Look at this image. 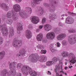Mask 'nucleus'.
<instances>
[{
    "label": "nucleus",
    "mask_w": 76,
    "mask_h": 76,
    "mask_svg": "<svg viewBox=\"0 0 76 76\" xmlns=\"http://www.w3.org/2000/svg\"><path fill=\"white\" fill-rule=\"evenodd\" d=\"M17 63L15 62H12L10 65V71L8 72L7 70L4 69L3 70L1 74V76H15L16 70L15 69Z\"/></svg>",
    "instance_id": "1"
},
{
    "label": "nucleus",
    "mask_w": 76,
    "mask_h": 76,
    "mask_svg": "<svg viewBox=\"0 0 76 76\" xmlns=\"http://www.w3.org/2000/svg\"><path fill=\"white\" fill-rule=\"evenodd\" d=\"M28 60L32 63H35L38 60L40 62H45L47 61V57L45 56H39L38 54H33L29 56Z\"/></svg>",
    "instance_id": "2"
},
{
    "label": "nucleus",
    "mask_w": 76,
    "mask_h": 76,
    "mask_svg": "<svg viewBox=\"0 0 76 76\" xmlns=\"http://www.w3.org/2000/svg\"><path fill=\"white\" fill-rule=\"evenodd\" d=\"M61 56L63 57L66 58L68 57L69 60H71L70 62L72 64H75L76 63V59L75 56L72 53H70L69 54V53L67 52H63L61 53Z\"/></svg>",
    "instance_id": "3"
},
{
    "label": "nucleus",
    "mask_w": 76,
    "mask_h": 76,
    "mask_svg": "<svg viewBox=\"0 0 76 76\" xmlns=\"http://www.w3.org/2000/svg\"><path fill=\"white\" fill-rule=\"evenodd\" d=\"M26 12L23 10L20 11L19 12V15L23 19H26L28 17V15H31L32 12V9L30 7H26L25 8Z\"/></svg>",
    "instance_id": "4"
},
{
    "label": "nucleus",
    "mask_w": 76,
    "mask_h": 76,
    "mask_svg": "<svg viewBox=\"0 0 76 76\" xmlns=\"http://www.w3.org/2000/svg\"><path fill=\"white\" fill-rule=\"evenodd\" d=\"M2 28V33L3 36H7L8 35V31L6 28V24L4 23L0 25V30Z\"/></svg>",
    "instance_id": "5"
},
{
    "label": "nucleus",
    "mask_w": 76,
    "mask_h": 76,
    "mask_svg": "<svg viewBox=\"0 0 76 76\" xmlns=\"http://www.w3.org/2000/svg\"><path fill=\"white\" fill-rule=\"evenodd\" d=\"M31 71V69L26 65L23 66L21 69V71L23 75L25 76H27L28 75L29 72Z\"/></svg>",
    "instance_id": "6"
},
{
    "label": "nucleus",
    "mask_w": 76,
    "mask_h": 76,
    "mask_svg": "<svg viewBox=\"0 0 76 76\" xmlns=\"http://www.w3.org/2000/svg\"><path fill=\"white\" fill-rule=\"evenodd\" d=\"M68 40L70 44L73 45L76 42V35L72 34L68 37Z\"/></svg>",
    "instance_id": "7"
},
{
    "label": "nucleus",
    "mask_w": 76,
    "mask_h": 76,
    "mask_svg": "<svg viewBox=\"0 0 76 76\" xmlns=\"http://www.w3.org/2000/svg\"><path fill=\"white\" fill-rule=\"evenodd\" d=\"M46 37L48 39L53 40L56 37V34L53 31L49 32L47 33L46 35Z\"/></svg>",
    "instance_id": "8"
},
{
    "label": "nucleus",
    "mask_w": 76,
    "mask_h": 76,
    "mask_svg": "<svg viewBox=\"0 0 76 76\" xmlns=\"http://www.w3.org/2000/svg\"><path fill=\"white\" fill-rule=\"evenodd\" d=\"M43 0H33L31 2V5L33 8L36 9L37 8V6L36 4H39L40 2Z\"/></svg>",
    "instance_id": "9"
},
{
    "label": "nucleus",
    "mask_w": 76,
    "mask_h": 76,
    "mask_svg": "<svg viewBox=\"0 0 76 76\" xmlns=\"http://www.w3.org/2000/svg\"><path fill=\"white\" fill-rule=\"evenodd\" d=\"M22 45V41L21 40H15L12 43V46L14 47H20Z\"/></svg>",
    "instance_id": "10"
},
{
    "label": "nucleus",
    "mask_w": 76,
    "mask_h": 76,
    "mask_svg": "<svg viewBox=\"0 0 76 76\" xmlns=\"http://www.w3.org/2000/svg\"><path fill=\"white\" fill-rule=\"evenodd\" d=\"M30 19L31 22L34 24H37L39 22V18L37 16H31L30 17Z\"/></svg>",
    "instance_id": "11"
},
{
    "label": "nucleus",
    "mask_w": 76,
    "mask_h": 76,
    "mask_svg": "<svg viewBox=\"0 0 76 76\" xmlns=\"http://www.w3.org/2000/svg\"><path fill=\"white\" fill-rule=\"evenodd\" d=\"M66 37V34H65L62 33L58 35L56 37V39L58 41H62Z\"/></svg>",
    "instance_id": "12"
},
{
    "label": "nucleus",
    "mask_w": 76,
    "mask_h": 76,
    "mask_svg": "<svg viewBox=\"0 0 76 76\" xmlns=\"http://www.w3.org/2000/svg\"><path fill=\"white\" fill-rule=\"evenodd\" d=\"M13 9L15 12H19L20 11L21 7L20 5L18 4H14L13 6Z\"/></svg>",
    "instance_id": "13"
},
{
    "label": "nucleus",
    "mask_w": 76,
    "mask_h": 76,
    "mask_svg": "<svg viewBox=\"0 0 76 76\" xmlns=\"http://www.w3.org/2000/svg\"><path fill=\"white\" fill-rule=\"evenodd\" d=\"M65 22L68 24H72L74 22V19L72 17H68L66 19Z\"/></svg>",
    "instance_id": "14"
},
{
    "label": "nucleus",
    "mask_w": 76,
    "mask_h": 76,
    "mask_svg": "<svg viewBox=\"0 0 76 76\" xmlns=\"http://www.w3.org/2000/svg\"><path fill=\"white\" fill-rule=\"evenodd\" d=\"M44 30L47 32L51 31L52 29V26L50 24H46L44 26Z\"/></svg>",
    "instance_id": "15"
},
{
    "label": "nucleus",
    "mask_w": 76,
    "mask_h": 76,
    "mask_svg": "<svg viewBox=\"0 0 76 76\" xmlns=\"http://www.w3.org/2000/svg\"><path fill=\"white\" fill-rule=\"evenodd\" d=\"M0 7L4 10L5 11H7L9 10V7L6 5V4L5 3H0Z\"/></svg>",
    "instance_id": "16"
},
{
    "label": "nucleus",
    "mask_w": 76,
    "mask_h": 76,
    "mask_svg": "<svg viewBox=\"0 0 76 76\" xmlns=\"http://www.w3.org/2000/svg\"><path fill=\"white\" fill-rule=\"evenodd\" d=\"M15 12L12 11V12L9 11L8 12L6 15V16L7 18H12L13 17V15H15Z\"/></svg>",
    "instance_id": "17"
},
{
    "label": "nucleus",
    "mask_w": 76,
    "mask_h": 76,
    "mask_svg": "<svg viewBox=\"0 0 76 76\" xmlns=\"http://www.w3.org/2000/svg\"><path fill=\"white\" fill-rule=\"evenodd\" d=\"M36 39L38 41H41L43 39V34L42 33H39L36 36Z\"/></svg>",
    "instance_id": "18"
},
{
    "label": "nucleus",
    "mask_w": 76,
    "mask_h": 76,
    "mask_svg": "<svg viewBox=\"0 0 76 76\" xmlns=\"http://www.w3.org/2000/svg\"><path fill=\"white\" fill-rule=\"evenodd\" d=\"M26 37L28 39H29L32 37V33L29 30H27L26 31Z\"/></svg>",
    "instance_id": "19"
},
{
    "label": "nucleus",
    "mask_w": 76,
    "mask_h": 76,
    "mask_svg": "<svg viewBox=\"0 0 76 76\" xmlns=\"http://www.w3.org/2000/svg\"><path fill=\"white\" fill-rule=\"evenodd\" d=\"M57 15L51 13L50 14L49 16V18L51 20H54L57 18Z\"/></svg>",
    "instance_id": "20"
},
{
    "label": "nucleus",
    "mask_w": 76,
    "mask_h": 76,
    "mask_svg": "<svg viewBox=\"0 0 76 76\" xmlns=\"http://www.w3.org/2000/svg\"><path fill=\"white\" fill-rule=\"evenodd\" d=\"M54 43H52L50 44V50L52 53L57 51V50L56 49H55L54 48Z\"/></svg>",
    "instance_id": "21"
},
{
    "label": "nucleus",
    "mask_w": 76,
    "mask_h": 76,
    "mask_svg": "<svg viewBox=\"0 0 76 76\" xmlns=\"http://www.w3.org/2000/svg\"><path fill=\"white\" fill-rule=\"evenodd\" d=\"M23 29V28L22 27V25L20 23L19 24V26H18L17 28V32L18 34H19L21 32V31Z\"/></svg>",
    "instance_id": "22"
},
{
    "label": "nucleus",
    "mask_w": 76,
    "mask_h": 76,
    "mask_svg": "<svg viewBox=\"0 0 76 76\" xmlns=\"http://www.w3.org/2000/svg\"><path fill=\"white\" fill-rule=\"evenodd\" d=\"M10 31L9 32V37H12L14 35V30L12 27L10 28Z\"/></svg>",
    "instance_id": "23"
},
{
    "label": "nucleus",
    "mask_w": 76,
    "mask_h": 76,
    "mask_svg": "<svg viewBox=\"0 0 76 76\" xmlns=\"http://www.w3.org/2000/svg\"><path fill=\"white\" fill-rule=\"evenodd\" d=\"M29 74L31 76H39L37 73V72L35 71H31L29 72Z\"/></svg>",
    "instance_id": "24"
},
{
    "label": "nucleus",
    "mask_w": 76,
    "mask_h": 76,
    "mask_svg": "<svg viewBox=\"0 0 76 76\" xmlns=\"http://www.w3.org/2000/svg\"><path fill=\"white\" fill-rule=\"evenodd\" d=\"M56 68L55 69V72L56 73H58L59 72L60 70V65H57L56 66Z\"/></svg>",
    "instance_id": "25"
},
{
    "label": "nucleus",
    "mask_w": 76,
    "mask_h": 76,
    "mask_svg": "<svg viewBox=\"0 0 76 76\" xmlns=\"http://www.w3.org/2000/svg\"><path fill=\"white\" fill-rule=\"evenodd\" d=\"M5 56V52L4 51L0 52V60L2 59Z\"/></svg>",
    "instance_id": "26"
},
{
    "label": "nucleus",
    "mask_w": 76,
    "mask_h": 76,
    "mask_svg": "<svg viewBox=\"0 0 76 76\" xmlns=\"http://www.w3.org/2000/svg\"><path fill=\"white\" fill-rule=\"evenodd\" d=\"M60 60V57L57 58L56 57H54L52 59V61L53 63H55V62H57V61Z\"/></svg>",
    "instance_id": "27"
},
{
    "label": "nucleus",
    "mask_w": 76,
    "mask_h": 76,
    "mask_svg": "<svg viewBox=\"0 0 76 76\" xmlns=\"http://www.w3.org/2000/svg\"><path fill=\"white\" fill-rule=\"evenodd\" d=\"M20 53L23 56H25V54H26V50H25V49H22L20 51Z\"/></svg>",
    "instance_id": "28"
},
{
    "label": "nucleus",
    "mask_w": 76,
    "mask_h": 76,
    "mask_svg": "<svg viewBox=\"0 0 76 76\" xmlns=\"http://www.w3.org/2000/svg\"><path fill=\"white\" fill-rule=\"evenodd\" d=\"M51 7L52 8H50L49 9V11L51 12H54L55 11V8H54V6L53 4L51 5Z\"/></svg>",
    "instance_id": "29"
},
{
    "label": "nucleus",
    "mask_w": 76,
    "mask_h": 76,
    "mask_svg": "<svg viewBox=\"0 0 76 76\" xmlns=\"http://www.w3.org/2000/svg\"><path fill=\"white\" fill-rule=\"evenodd\" d=\"M13 20L12 19H9L7 21V23H8L9 25H12L13 23Z\"/></svg>",
    "instance_id": "30"
},
{
    "label": "nucleus",
    "mask_w": 76,
    "mask_h": 76,
    "mask_svg": "<svg viewBox=\"0 0 76 76\" xmlns=\"http://www.w3.org/2000/svg\"><path fill=\"white\" fill-rule=\"evenodd\" d=\"M53 64V62L51 61H49L47 62L46 63V65L47 66H51Z\"/></svg>",
    "instance_id": "31"
},
{
    "label": "nucleus",
    "mask_w": 76,
    "mask_h": 76,
    "mask_svg": "<svg viewBox=\"0 0 76 76\" xmlns=\"http://www.w3.org/2000/svg\"><path fill=\"white\" fill-rule=\"evenodd\" d=\"M18 17L17 16V15H14L12 16V20H13L16 21V20H18Z\"/></svg>",
    "instance_id": "32"
},
{
    "label": "nucleus",
    "mask_w": 76,
    "mask_h": 76,
    "mask_svg": "<svg viewBox=\"0 0 76 76\" xmlns=\"http://www.w3.org/2000/svg\"><path fill=\"white\" fill-rule=\"evenodd\" d=\"M40 10L39 11V16H41L43 14V13H44V9H43V8H40Z\"/></svg>",
    "instance_id": "33"
},
{
    "label": "nucleus",
    "mask_w": 76,
    "mask_h": 76,
    "mask_svg": "<svg viewBox=\"0 0 76 76\" xmlns=\"http://www.w3.org/2000/svg\"><path fill=\"white\" fill-rule=\"evenodd\" d=\"M23 65L21 63H19L17 65V69H21L22 66Z\"/></svg>",
    "instance_id": "34"
},
{
    "label": "nucleus",
    "mask_w": 76,
    "mask_h": 76,
    "mask_svg": "<svg viewBox=\"0 0 76 76\" xmlns=\"http://www.w3.org/2000/svg\"><path fill=\"white\" fill-rule=\"evenodd\" d=\"M42 45L41 44H39L37 46V48H38V49H40V50H41V49H42Z\"/></svg>",
    "instance_id": "35"
},
{
    "label": "nucleus",
    "mask_w": 76,
    "mask_h": 76,
    "mask_svg": "<svg viewBox=\"0 0 76 76\" xmlns=\"http://www.w3.org/2000/svg\"><path fill=\"white\" fill-rule=\"evenodd\" d=\"M46 22V18H43L42 19V24H44Z\"/></svg>",
    "instance_id": "36"
},
{
    "label": "nucleus",
    "mask_w": 76,
    "mask_h": 76,
    "mask_svg": "<svg viewBox=\"0 0 76 76\" xmlns=\"http://www.w3.org/2000/svg\"><path fill=\"white\" fill-rule=\"evenodd\" d=\"M47 53V50H41L40 51V53L41 54H46Z\"/></svg>",
    "instance_id": "37"
},
{
    "label": "nucleus",
    "mask_w": 76,
    "mask_h": 76,
    "mask_svg": "<svg viewBox=\"0 0 76 76\" xmlns=\"http://www.w3.org/2000/svg\"><path fill=\"white\" fill-rule=\"evenodd\" d=\"M62 44L64 45H66L67 44V42L65 40H63L62 41Z\"/></svg>",
    "instance_id": "38"
},
{
    "label": "nucleus",
    "mask_w": 76,
    "mask_h": 76,
    "mask_svg": "<svg viewBox=\"0 0 76 76\" xmlns=\"http://www.w3.org/2000/svg\"><path fill=\"white\" fill-rule=\"evenodd\" d=\"M3 42V38L0 37V45H1Z\"/></svg>",
    "instance_id": "39"
},
{
    "label": "nucleus",
    "mask_w": 76,
    "mask_h": 76,
    "mask_svg": "<svg viewBox=\"0 0 76 76\" xmlns=\"http://www.w3.org/2000/svg\"><path fill=\"white\" fill-rule=\"evenodd\" d=\"M28 28L29 29H33V27H32V24H30L28 26Z\"/></svg>",
    "instance_id": "40"
},
{
    "label": "nucleus",
    "mask_w": 76,
    "mask_h": 76,
    "mask_svg": "<svg viewBox=\"0 0 76 76\" xmlns=\"http://www.w3.org/2000/svg\"><path fill=\"white\" fill-rule=\"evenodd\" d=\"M68 13L69 15H70V16H71V15H72L73 16H75L76 15V14L74 13H72L71 12H68Z\"/></svg>",
    "instance_id": "41"
},
{
    "label": "nucleus",
    "mask_w": 76,
    "mask_h": 76,
    "mask_svg": "<svg viewBox=\"0 0 76 76\" xmlns=\"http://www.w3.org/2000/svg\"><path fill=\"white\" fill-rule=\"evenodd\" d=\"M43 5L45 7H49V6H50V5L49 4L46 3H45L43 4Z\"/></svg>",
    "instance_id": "42"
},
{
    "label": "nucleus",
    "mask_w": 76,
    "mask_h": 76,
    "mask_svg": "<svg viewBox=\"0 0 76 76\" xmlns=\"http://www.w3.org/2000/svg\"><path fill=\"white\" fill-rule=\"evenodd\" d=\"M2 19L3 20H4L6 19V15L5 14H3L2 16Z\"/></svg>",
    "instance_id": "43"
},
{
    "label": "nucleus",
    "mask_w": 76,
    "mask_h": 76,
    "mask_svg": "<svg viewBox=\"0 0 76 76\" xmlns=\"http://www.w3.org/2000/svg\"><path fill=\"white\" fill-rule=\"evenodd\" d=\"M14 1H15L16 3H20L22 0H14Z\"/></svg>",
    "instance_id": "44"
},
{
    "label": "nucleus",
    "mask_w": 76,
    "mask_h": 76,
    "mask_svg": "<svg viewBox=\"0 0 76 76\" xmlns=\"http://www.w3.org/2000/svg\"><path fill=\"white\" fill-rule=\"evenodd\" d=\"M50 1H52V5L53 4V5L54 6V5L53 4V3H54L55 4H57V2H56V1H53V0H50Z\"/></svg>",
    "instance_id": "45"
},
{
    "label": "nucleus",
    "mask_w": 76,
    "mask_h": 76,
    "mask_svg": "<svg viewBox=\"0 0 76 76\" xmlns=\"http://www.w3.org/2000/svg\"><path fill=\"white\" fill-rule=\"evenodd\" d=\"M58 25L59 26H61V27H62V26H63V24L61 22H59V23Z\"/></svg>",
    "instance_id": "46"
},
{
    "label": "nucleus",
    "mask_w": 76,
    "mask_h": 76,
    "mask_svg": "<svg viewBox=\"0 0 76 76\" xmlns=\"http://www.w3.org/2000/svg\"><path fill=\"white\" fill-rule=\"evenodd\" d=\"M56 44L57 45L56 46L57 47H60V43L59 42H57L56 43Z\"/></svg>",
    "instance_id": "47"
},
{
    "label": "nucleus",
    "mask_w": 76,
    "mask_h": 76,
    "mask_svg": "<svg viewBox=\"0 0 76 76\" xmlns=\"http://www.w3.org/2000/svg\"><path fill=\"white\" fill-rule=\"evenodd\" d=\"M42 28H43V25H40L39 26V28L40 29H42Z\"/></svg>",
    "instance_id": "48"
},
{
    "label": "nucleus",
    "mask_w": 76,
    "mask_h": 76,
    "mask_svg": "<svg viewBox=\"0 0 76 76\" xmlns=\"http://www.w3.org/2000/svg\"><path fill=\"white\" fill-rule=\"evenodd\" d=\"M72 29H70L68 30V31L69 33H72Z\"/></svg>",
    "instance_id": "49"
},
{
    "label": "nucleus",
    "mask_w": 76,
    "mask_h": 76,
    "mask_svg": "<svg viewBox=\"0 0 76 76\" xmlns=\"http://www.w3.org/2000/svg\"><path fill=\"white\" fill-rule=\"evenodd\" d=\"M76 30H75L74 29H72V33H76Z\"/></svg>",
    "instance_id": "50"
},
{
    "label": "nucleus",
    "mask_w": 76,
    "mask_h": 76,
    "mask_svg": "<svg viewBox=\"0 0 76 76\" xmlns=\"http://www.w3.org/2000/svg\"><path fill=\"white\" fill-rule=\"evenodd\" d=\"M56 76H63L62 74H61L60 75H59V74L58 73H56Z\"/></svg>",
    "instance_id": "51"
},
{
    "label": "nucleus",
    "mask_w": 76,
    "mask_h": 76,
    "mask_svg": "<svg viewBox=\"0 0 76 76\" xmlns=\"http://www.w3.org/2000/svg\"><path fill=\"white\" fill-rule=\"evenodd\" d=\"M59 30H58V28H56L55 29V32L56 33H58V31H59Z\"/></svg>",
    "instance_id": "52"
},
{
    "label": "nucleus",
    "mask_w": 76,
    "mask_h": 76,
    "mask_svg": "<svg viewBox=\"0 0 76 76\" xmlns=\"http://www.w3.org/2000/svg\"><path fill=\"white\" fill-rule=\"evenodd\" d=\"M48 72L47 73L48 75H51V72H50V71H48Z\"/></svg>",
    "instance_id": "53"
},
{
    "label": "nucleus",
    "mask_w": 76,
    "mask_h": 76,
    "mask_svg": "<svg viewBox=\"0 0 76 76\" xmlns=\"http://www.w3.org/2000/svg\"><path fill=\"white\" fill-rule=\"evenodd\" d=\"M60 73H63V74H64V71H60Z\"/></svg>",
    "instance_id": "54"
},
{
    "label": "nucleus",
    "mask_w": 76,
    "mask_h": 76,
    "mask_svg": "<svg viewBox=\"0 0 76 76\" xmlns=\"http://www.w3.org/2000/svg\"><path fill=\"white\" fill-rule=\"evenodd\" d=\"M69 69H71V68H72V67H73V66H69Z\"/></svg>",
    "instance_id": "55"
},
{
    "label": "nucleus",
    "mask_w": 76,
    "mask_h": 76,
    "mask_svg": "<svg viewBox=\"0 0 76 76\" xmlns=\"http://www.w3.org/2000/svg\"><path fill=\"white\" fill-rule=\"evenodd\" d=\"M5 1H6V3H9V1L8 0H5Z\"/></svg>",
    "instance_id": "56"
},
{
    "label": "nucleus",
    "mask_w": 76,
    "mask_h": 76,
    "mask_svg": "<svg viewBox=\"0 0 76 76\" xmlns=\"http://www.w3.org/2000/svg\"><path fill=\"white\" fill-rule=\"evenodd\" d=\"M17 56H18V57H19L20 56V55L19 54H18L17 55Z\"/></svg>",
    "instance_id": "57"
},
{
    "label": "nucleus",
    "mask_w": 76,
    "mask_h": 76,
    "mask_svg": "<svg viewBox=\"0 0 76 76\" xmlns=\"http://www.w3.org/2000/svg\"><path fill=\"white\" fill-rule=\"evenodd\" d=\"M67 68H68V67H64L65 70H67Z\"/></svg>",
    "instance_id": "58"
},
{
    "label": "nucleus",
    "mask_w": 76,
    "mask_h": 76,
    "mask_svg": "<svg viewBox=\"0 0 76 76\" xmlns=\"http://www.w3.org/2000/svg\"><path fill=\"white\" fill-rule=\"evenodd\" d=\"M60 64H61V66H63V62H61Z\"/></svg>",
    "instance_id": "59"
},
{
    "label": "nucleus",
    "mask_w": 76,
    "mask_h": 76,
    "mask_svg": "<svg viewBox=\"0 0 76 76\" xmlns=\"http://www.w3.org/2000/svg\"><path fill=\"white\" fill-rule=\"evenodd\" d=\"M43 42H46V40H43Z\"/></svg>",
    "instance_id": "60"
},
{
    "label": "nucleus",
    "mask_w": 76,
    "mask_h": 76,
    "mask_svg": "<svg viewBox=\"0 0 76 76\" xmlns=\"http://www.w3.org/2000/svg\"><path fill=\"white\" fill-rule=\"evenodd\" d=\"M64 14H63V15H61V17H64Z\"/></svg>",
    "instance_id": "61"
},
{
    "label": "nucleus",
    "mask_w": 76,
    "mask_h": 76,
    "mask_svg": "<svg viewBox=\"0 0 76 76\" xmlns=\"http://www.w3.org/2000/svg\"><path fill=\"white\" fill-rule=\"evenodd\" d=\"M65 16H67V14H65Z\"/></svg>",
    "instance_id": "62"
},
{
    "label": "nucleus",
    "mask_w": 76,
    "mask_h": 76,
    "mask_svg": "<svg viewBox=\"0 0 76 76\" xmlns=\"http://www.w3.org/2000/svg\"><path fill=\"white\" fill-rule=\"evenodd\" d=\"M65 75H67V73H65Z\"/></svg>",
    "instance_id": "63"
},
{
    "label": "nucleus",
    "mask_w": 76,
    "mask_h": 76,
    "mask_svg": "<svg viewBox=\"0 0 76 76\" xmlns=\"http://www.w3.org/2000/svg\"><path fill=\"white\" fill-rule=\"evenodd\" d=\"M65 65H67V63L66 62L65 63Z\"/></svg>",
    "instance_id": "64"
}]
</instances>
